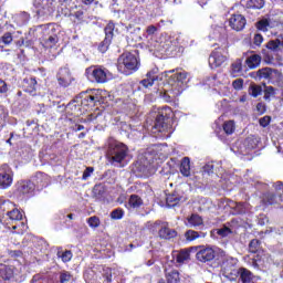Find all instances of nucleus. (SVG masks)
<instances>
[{"instance_id":"1","label":"nucleus","mask_w":283,"mask_h":283,"mask_svg":"<svg viewBox=\"0 0 283 283\" xmlns=\"http://www.w3.org/2000/svg\"><path fill=\"white\" fill-rule=\"evenodd\" d=\"M129 156V147L118 140H111L107 148L108 163L114 166L125 167V160Z\"/></svg>"},{"instance_id":"2","label":"nucleus","mask_w":283,"mask_h":283,"mask_svg":"<svg viewBox=\"0 0 283 283\" xmlns=\"http://www.w3.org/2000/svg\"><path fill=\"white\" fill-rule=\"evenodd\" d=\"M222 269L223 275L224 277H228V280L233 281L238 275H240L242 283H253V273H251L247 268H240L238 270L233 260L223 262Z\"/></svg>"},{"instance_id":"3","label":"nucleus","mask_w":283,"mask_h":283,"mask_svg":"<svg viewBox=\"0 0 283 283\" xmlns=\"http://www.w3.org/2000/svg\"><path fill=\"white\" fill-rule=\"evenodd\" d=\"M169 113H171L170 107L163 108L156 116L154 125L148 128L153 134H163L169 129Z\"/></svg>"},{"instance_id":"4","label":"nucleus","mask_w":283,"mask_h":283,"mask_svg":"<svg viewBox=\"0 0 283 283\" xmlns=\"http://www.w3.org/2000/svg\"><path fill=\"white\" fill-rule=\"evenodd\" d=\"M140 65L138 57L134 53L125 52L118 59L119 70H127L128 72H136Z\"/></svg>"},{"instance_id":"5","label":"nucleus","mask_w":283,"mask_h":283,"mask_svg":"<svg viewBox=\"0 0 283 283\" xmlns=\"http://www.w3.org/2000/svg\"><path fill=\"white\" fill-rule=\"evenodd\" d=\"M0 213H6V216L11 220V222H20L23 220V213L14 207V203L10 200L3 201L0 205Z\"/></svg>"},{"instance_id":"6","label":"nucleus","mask_w":283,"mask_h":283,"mask_svg":"<svg viewBox=\"0 0 283 283\" xmlns=\"http://www.w3.org/2000/svg\"><path fill=\"white\" fill-rule=\"evenodd\" d=\"M12 185V169L8 164L0 167V189H8Z\"/></svg>"},{"instance_id":"7","label":"nucleus","mask_w":283,"mask_h":283,"mask_svg":"<svg viewBox=\"0 0 283 283\" xmlns=\"http://www.w3.org/2000/svg\"><path fill=\"white\" fill-rule=\"evenodd\" d=\"M182 94V88H177L176 86L171 85V88H161L159 91V96L166 101V103H171L176 96H180Z\"/></svg>"},{"instance_id":"8","label":"nucleus","mask_w":283,"mask_h":283,"mask_svg":"<svg viewBox=\"0 0 283 283\" xmlns=\"http://www.w3.org/2000/svg\"><path fill=\"white\" fill-rule=\"evenodd\" d=\"M229 25L232 30L240 32L244 30V27L247 25V18L242 14H232L229 19Z\"/></svg>"},{"instance_id":"9","label":"nucleus","mask_w":283,"mask_h":283,"mask_svg":"<svg viewBox=\"0 0 283 283\" xmlns=\"http://www.w3.org/2000/svg\"><path fill=\"white\" fill-rule=\"evenodd\" d=\"M196 258L199 262H212V260H216V250L212 248H201L197 252Z\"/></svg>"},{"instance_id":"10","label":"nucleus","mask_w":283,"mask_h":283,"mask_svg":"<svg viewBox=\"0 0 283 283\" xmlns=\"http://www.w3.org/2000/svg\"><path fill=\"white\" fill-rule=\"evenodd\" d=\"M227 61V55L222 54V49L214 50L209 57L211 67H220Z\"/></svg>"},{"instance_id":"11","label":"nucleus","mask_w":283,"mask_h":283,"mask_svg":"<svg viewBox=\"0 0 283 283\" xmlns=\"http://www.w3.org/2000/svg\"><path fill=\"white\" fill-rule=\"evenodd\" d=\"M57 83L61 85V87H67L72 84V73L70 72V69H60L57 73Z\"/></svg>"},{"instance_id":"12","label":"nucleus","mask_w":283,"mask_h":283,"mask_svg":"<svg viewBox=\"0 0 283 283\" xmlns=\"http://www.w3.org/2000/svg\"><path fill=\"white\" fill-rule=\"evenodd\" d=\"M262 203L265 206L282 205L283 203L282 193L279 192L277 195H275L271 191H268L263 193Z\"/></svg>"},{"instance_id":"13","label":"nucleus","mask_w":283,"mask_h":283,"mask_svg":"<svg viewBox=\"0 0 283 283\" xmlns=\"http://www.w3.org/2000/svg\"><path fill=\"white\" fill-rule=\"evenodd\" d=\"M158 83V69H153L146 74V78L140 81V85L143 87L149 88L153 87V85H156Z\"/></svg>"},{"instance_id":"14","label":"nucleus","mask_w":283,"mask_h":283,"mask_svg":"<svg viewBox=\"0 0 283 283\" xmlns=\"http://www.w3.org/2000/svg\"><path fill=\"white\" fill-rule=\"evenodd\" d=\"M17 191L21 196H28V193L34 192V182L30 180L19 181L17 185Z\"/></svg>"},{"instance_id":"15","label":"nucleus","mask_w":283,"mask_h":283,"mask_svg":"<svg viewBox=\"0 0 283 283\" xmlns=\"http://www.w3.org/2000/svg\"><path fill=\"white\" fill-rule=\"evenodd\" d=\"M22 87L24 92L31 94V96H35L36 92V78L34 77H25L22 83Z\"/></svg>"},{"instance_id":"16","label":"nucleus","mask_w":283,"mask_h":283,"mask_svg":"<svg viewBox=\"0 0 283 283\" xmlns=\"http://www.w3.org/2000/svg\"><path fill=\"white\" fill-rule=\"evenodd\" d=\"M178 235V232L176 230L169 228L167 224L163 223L159 229V238H163V240H171Z\"/></svg>"},{"instance_id":"17","label":"nucleus","mask_w":283,"mask_h":283,"mask_svg":"<svg viewBox=\"0 0 283 283\" xmlns=\"http://www.w3.org/2000/svg\"><path fill=\"white\" fill-rule=\"evenodd\" d=\"M188 76H189V73H187L185 71L174 74L171 76V78H172V81H177V83L171 84V85H174L175 87H177L179 90H182V86H180V85L187 84V82L189 81Z\"/></svg>"},{"instance_id":"18","label":"nucleus","mask_w":283,"mask_h":283,"mask_svg":"<svg viewBox=\"0 0 283 283\" xmlns=\"http://www.w3.org/2000/svg\"><path fill=\"white\" fill-rule=\"evenodd\" d=\"M56 43H59V36L56 34H46L42 38V45L45 50H52Z\"/></svg>"},{"instance_id":"19","label":"nucleus","mask_w":283,"mask_h":283,"mask_svg":"<svg viewBox=\"0 0 283 283\" xmlns=\"http://www.w3.org/2000/svg\"><path fill=\"white\" fill-rule=\"evenodd\" d=\"M259 78H273L274 76H280V71H277L276 69H271V67H264V69H260L256 72Z\"/></svg>"},{"instance_id":"20","label":"nucleus","mask_w":283,"mask_h":283,"mask_svg":"<svg viewBox=\"0 0 283 283\" xmlns=\"http://www.w3.org/2000/svg\"><path fill=\"white\" fill-rule=\"evenodd\" d=\"M260 63H262V56L260 54H252L245 60V64L250 70H255V67L260 66Z\"/></svg>"},{"instance_id":"21","label":"nucleus","mask_w":283,"mask_h":283,"mask_svg":"<svg viewBox=\"0 0 283 283\" xmlns=\"http://www.w3.org/2000/svg\"><path fill=\"white\" fill-rule=\"evenodd\" d=\"M92 76L96 83H107V71L103 69H94Z\"/></svg>"},{"instance_id":"22","label":"nucleus","mask_w":283,"mask_h":283,"mask_svg":"<svg viewBox=\"0 0 283 283\" xmlns=\"http://www.w3.org/2000/svg\"><path fill=\"white\" fill-rule=\"evenodd\" d=\"M230 207H231V209H233L234 216H242V214L247 213L248 206L244 202L231 201Z\"/></svg>"},{"instance_id":"23","label":"nucleus","mask_w":283,"mask_h":283,"mask_svg":"<svg viewBox=\"0 0 283 283\" xmlns=\"http://www.w3.org/2000/svg\"><path fill=\"white\" fill-rule=\"evenodd\" d=\"M180 172L182 174V176H186V178L191 176V160L189 159V157H185L181 160Z\"/></svg>"},{"instance_id":"24","label":"nucleus","mask_w":283,"mask_h":283,"mask_svg":"<svg viewBox=\"0 0 283 283\" xmlns=\"http://www.w3.org/2000/svg\"><path fill=\"white\" fill-rule=\"evenodd\" d=\"M97 101H98V96L84 94L81 103L84 107H94Z\"/></svg>"},{"instance_id":"25","label":"nucleus","mask_w":283,"mask_h":283,"mask_svg":"<svg viewBox=\"0 0 283 283\" xmlns=\"http://www.w3.org/2000/svg\"><path fill=\"white\" fill-rule=\"evenodd\" d=\"M35 8H42V10H52L54 8V0H34Z\"/></svg>"},{"instance_id":"26","label":"nucleus","mask_w":283,"mask_h":283,"mask_svg":"<svg viewBox=\"0 0 283 283\" xmlns=\"http://www.w3.org/2000/svg\"><path fill=\"white\" fill-rule=\"evenodd\" d=\"M0 275L4 280H12V276L14 275V270L12 269V266L2 265L0 268Z\"/></svg>"},{"instance_id":"27","label":"nucleus","mask_w":283,"mask_h":283,"mask_svg":"<svg viewBox=\"0 0 283 283\" xmlns=\"http://www.w3.org/2000/svg\"><path fill=\"white\" fill-rule=\"evenodd\" d=\"M264 101H266L268 103H271V98H275V87L273 86H268L266 84H264Z\"/></svg>"},{"instance_id":"28","label":"nucleus","mask_w":283,"mask_h":283,"mask_svg":"<svg viewBox=\"0 0 283 283\" xmlns=\"http://www.w3.org/2000/svg\"><path fill=\"white\" fill-rule=\"evenodd\" d=\"M166 279L168 283H180V273L177 270H171L166 273Z\"/></svg>"},{"instance_id":"29","label":"nucleus","mask_w":283,"mask_h":283,"mask_svg":"<svg viewBox=\"0 0 283 283\" xmlns=\"http://www.w3.org/2000/svg\"><path fill=\"white\" fill-rule=\"evenodd\" d=\"M249 94L250 96H252L253 98H258L259 96H262V86L258 85L255 83L251 84L249 86Z\"/></svg>"},{"instance_id":"30","label":"nucleus","mask_w":283,"mask_h":283,"mask_svg":"<svg viewBox=\"0 0 283 283\" xmlns=\"http://www.w3.org/2000/svg\"><path fill=\"white\" fill-rule=\"evenodd\" d=\"M188 222L190 227H202L205 224L202 217L199 214H191V217L188 218Z\"/></svg>"},{"instance_id":"31","label":"nucleus","mask_w":283,"mask_h":283,"mask_svg":"<svg viewBox=\"0 0 283 283\" xmlns=\"http://www.w3.org/2000/svg\"><path fill=\"white\" fill-rule=\"evenodd\" d=\"M33 180L36 185H40V187H45V185H48V176L43 172H36Z\"/></svg>"},{"instance_id":"32","label":"nucleus","mask_w":283,"mask_h":283,"mask_svg":"<svg viewBox=\"0 0 283 283\" xmlns=\"http://www.w3.org/2000/svg\"><path fill=\"white\" fill-rule=\"evenodd\" d=\"M128 205L133 209H138L143 205V199L138 195H132Z\"/></svg>"},{"instance_id":"33","label":"nucleus","mask_w":283,"mask_h":283,"mask_svg":"<svg viewBox=\"0 0 283 283\" xmlns=\"http://www.w3.org/2000/svg\"><path fill=\"white\" fill-rule=\"evenodd\" d=\"M175 256H176V262H178V264H182L186 262V260H189V251L181 250L179 252H176Z\"/></svg>"},{"instance_id":"34","label":"nucleus","mask_w":283,"mask_h":283,"mask_svg":"<svg viewBox=\"0 0 283 283\" xmlns=\"http://www.w3.org/2000/svg\"><path fill=\"white\" fill-rule=\"evenodd\" d=\"M223 132L227 134V136H231L233 132H235V122L228 120L223 123Z\"/></svg>"},{"instance_id":"35","label":"nucleus","mask_w":283,"mask_h":283,"mask_svg":"<svg viewBox=\"0 0 283 283\" xmlns=\"http://www.w3.org/2000/svg\"><path fill=\"white\" fill-rule=\"evenodd\" d=\"M178 202H180V198H178V196L176 195H168L166 197V205L167 207H176V205H178Z\"/></svg>"},{"instance_id":"36","label":"nucleus","mask_w":283,"mask_h":283,"mask_svg":"<svg viewBox=\"0 0 283 283\" xmlns=\"http://www.w3.org/2000/svg\"><path fill=\"white\" fill-rule=\"evenodd\" d=\"M266 48L271 52H280V39L269 41Z\"/></svg>"},{"instance_id":"37","label":"nucleus","mask_w":283,"mask_h":283,"mask_svg":"<svg viewBox=\"0 0 283 283\" xmlns=\"http://www.w3.org/2000/svg\"><path fill=\"white\" fill-rule=\"evenodd\" d=\"M111 43H112V39L111 38H105L104 41H102L101 44L98 45L99 52H102V54H105V52L107 50H109Z\"/></svg>"},{"instance_id":"38","label":"nucleus","mask_w":283,"mask_h":283,"mask_svg":"<svg viewBox=\"0 0 283 283\" xmlns=\"http://www.w3.org/2000/svg\"><path fill=\"white\" fill-rule=\"evenodd\" d=\"M260 251V240L253 239L249 243V252L250 253H258Z\"/></svg>"},{"instance_id":"39","label":"nucleus","mask_w":283,"mask_h":283,"mask_svg":"<svg viewBox=\"0 0 283 283\" xmlns=\"http://www.w3.org/2000/svg\"><path fill=\"white\" fill-rule=\"evenodd\" d=\"M247 6L248 8H255L256 10H261V8H264V0H249Z\"/></svg>"},{"instance_id":"40","label":"nucleus","mask_w":283,"mask_h":283,"mask_svg":"<svg viewBox=\"0 0 283 283\" xmlns=\"http://www.w3.org/2000/svg\"><path fill=\"white\" fill-rule=\"evenodd\" d=\"M57 258H61L63 262H70L72 260V251L66 250L62 252L61 250L57 251Z\"/></svg>"},{"instance_id":"41","label":"nucleus","mask_w":283,"mask_h":283,"mask_svg":"<svg viewBox=\"0 0 283 283\" xmlns=\"http://www.w3.org/2000/svg\"><path fill=\"white\" fill-rule=\"evenodd\" d=\"M232 74H240L242 72V60H237L231 65Z\"/></svg>"},{"instance_id":"42","label":"nucleus","mask_w":283,"mask_h":283,"mask_svg":"<svg viewBox=\"0 0 283 283\" xmlns=\"http://www.w3.org/2000/svg\"><path fill=\"white\" fill-rule=\"evenodd\" d=\"M185 237H186V240H188L189 242H192V240H197V238H200V233L193 230H188L185 233Z\"/></svg>"},{"instance_id":"43","label":"nucleus","mask_w":283,"mask_h":283,"mask_svg":"<svg viewBox=\"0 0 283 283\" xmlns=\"http://www.w3.org/2000/svg\"><path fill=\"white\" fill-rule=\"evenodd\" d=\"M106 39H114V22H109L105 28Z\"/></svg>"},{"instance_id":"44","label":"nucleus","mask_w":283,"mask_h":283,"mask_svg":"<svg viewBox=\"0 0 283 283\" xmlns=\"http://www.w3.org/2000/svg\"><path fill=\"white\" fill-rule=\"evenodd\" d=\"M12 33L7 32L4 33L1 38L0 41H2V43H4V45H10L12 43Z\"/></svg>"},{"instance_id":"45","label":"nucleus","mask_w":283,"mask_h":283,"mask_svg":"<svg viewBox=\"0 0 283 283\" xmlns=\"http://www.w3.org/2000/svg\"><path fill=\"white\" fill-rule=\"evenodd\" d=\"M218 235H221V238H227V235H231L232 231L229 227H223L217 231Z\"/></svg>"},{"instance_id":"46","label":"nucleus","mask_w":283,"mask_h":283,"mask_svg":"<svg viewBox=\"0 0 283 283\" xmlns=\"http://www.w3.org/2000/svg\"><path fill=\"white\" fill-rule=\"evenodd\" d=\"M70 280H72V274L67 271H63L60 274V282L61 283H66L70 282Z\"/></svg>"},{"instance_id":"47","label":"nucleus","mask_w":283,"mask_h":283,"mask_svg":"<svg viewBox=\"0 0 283 283\" xmlns=\"http://www.w3.org/2000/svg\"><path fill=\"white\" fill-rule=\"evenodd\" d=\"M258 30H262V32H266V28H269V21L261 20L256 23Z\"/></svg>"},{"instance_id":"48","label":"nucleus","mask_w":283,"mask_h":283,"mask_svg":"<svg viewBox=\"0 0 283 283\" xmlns=\"http://www.w3.org/2000/svg\"><path fill=\"white\" fill-rule=\"evenodd\" d=\"M88 224L90 227H93V229H96V227L101 224V220L97 217H91L88 218Z\"/></svg>"},{"instance_id":"49","label":"nucleus","mask_w":283,"mask_h":283,"mask_svg":"<svg viewBox=\"0 0 283 283\" xmlns=\"http://www.w3.org/2000/svg\"><path fill=\"white\" fill-rule=\"evenodd\" d=\"M111 218L113 220H120V218H123V210L120 209H116L111 213Z\"/></svg>"},{"instance_id":"50","label":"nucleus","mask_w":283,"mask_h":283,"mask_svg":"<svg viewBox=\"0 0 283 283\" xmlns=\"http://www.w3.org/2000/svg\"><path fill=\"white\" fill-rule=\"evenodd\" d=\"M270 123H271V116H264L259 119V124L261 125V127H269Z\"/></svg>"},{"instance_id":"51","label":"nucleus","mask_w":283,"mask_h":283,"mask_svg":"<svg viewBox=\"0 0 283 283\" xmlns=\"http://www.w3.org/2000/svg\"><path fill=\"white\" fill-rule=\"evenodd\" d=\"M243 85H244V80L242 78H238L232 82V86L234 87V90H242Z\"/></svg>"},{"instance_id":"52","label":"nucleus","mask_w":283,"mask_h":283,"mask_svg":"<svg viewBox=\"0 0 283 283\" xmlns=\"http://www.w3.org/2000/svg\"><path fill=\"white\" fill-rule=\"evenodd\" d=\"M94 174V167H86V169L83 172V180H87Z\"/></svg>"},{"instance_id":"53","label":"nucleus","mask_w":283,"mask_h":283,"mask_svg":"<svg viewBox=\"0 0 283 283\" xmlns=\"http://www.w3.org/2000/svg\"><path fill=\"white\" fill-rule=\"evenodd\" d=\"M264 41V38L262 36V34H260V33H256L255 35H254V38H253V43H254V45H258V46H260V45H262V42Z\"/></svg>"},{"instance_id":"54","label":"nucleus","mask_w":283,"mask_h":283,"mask_svg":"<svg viewBox=\"0 0 283 283\" xmlns=\"http://www.w3.org/2000/svg\"><path fill=\"white\" fill-rule=\"evenodd\" d=\"M8 253L10 258H21V255H23V252H21V250H8Z\"/></svg>"},{"instance_id":"55","label":"nucleus","mask_w":283,"mask_h":283,"mask_svg":"<svg viewBox=\"0 0 283 283\" xmlns=\"http://www.w3.org/2000/svg\"><path fill=\"white\" fill-rule=\"evenodd\" d=\"M0 94H8V84L3 80H0Z\"/></svg>"},{"instance_id":"56","label":"nucleus","mask_w":283,"mask_h":283,"mask_svg":"<svg viewBox=\"0 0 283 283\" xmlns=\"http://www.w3.org/2000/svg\"><path fill=\"white\" fill-rule=\"evenodd\" d=\"M104 277H105L106 282H108V283L112 282V270L111 269L106 270Z\"/></svg>"},{"instance_id":"57","label":"nucleus","mask_w":283,"mask_h":283,"mask_svg":"<svg viewBox=\"0 0 283 283\" xmlns=\"http://www.w3.org/2000/svg\"><path fill=\"white\" fill-rule=\"evenodd\" d=\"M158 29L155 25H149L146 30L147 34H156Z\"/></svg>"},{"instance_id":"58","label":"nucleus","mask_w":283,"mask_h":283,"mask_svg":"<svg viewBox=\"0 0 283 283\" xmlns=\"http://www.w3.org/2000/svg\"><path fill=\"white\" fill-rule=\"evenodd\" d=\"M274 189L276 191H283V184H282V181H277L276 184H274Z\"/></svg>"},{"instance_id":"59","label":"nucleus","mask_w":283,"mask_h":283,"mask_svg":"<svg viewBox=\"0 0 283 283\" xmlns=\"http://www.w3.org/2000/svg\"><path fill=\"white\" fill-rule=\"evenodd\" d=\"M74 17L77 19V21H83V11H76Z\"/></svg>"},{"instance_id":"60","label":"nucleus","mask_w":283,"mask_h":283,"mask_svg":"<svg viewBox=\"0 0 283 283\" xmlns=\"http://www.w3.org/2000/svg\"><path fill=\"white\" fill-rule=\"evenodd\" d=\"M256 109L258 112H260V114H264V104L262 103L256 104Z\"/></svg>"},{"instance_id":"61","label":"nucleus","mask_w":283,"mask_h":283,"mask_svg":"<svg viewBox=\"0 0 283 283\" xmlns=\"http://www.w3.org/2000/svg\"><path fill=\"white\" fill-rule=\"evenodd\" d=\"M39 114H45V105L41 104L40 105V111H38Z\"/></svg>"},{"instance_id":"62","label":"nucleus","mask_w":283,"mask_h":283,"mask_svg":"<svg viewBox=\"0 0 283 283\" xmlns=\"http://www.w3.org/2000/svg\"><path fill=\"white\" fill-rule=\"evenodd\" d=\"M82 3H84L85 6H92V3H94V0H82Z\"/></svg>"},{"instance_id":"63","label":"nucleus","mask_w":283,"mask_h":283,"mask_svg":"<svg viewBox=\"0 0 283 283\" xmlns=\"http://www.w3.org/2000/svg\"><path fill=\"white\" fill-rule=\"evenodd\" d=\"M82 129H85V126H83V125H77L76 130H77V132H82Z\"/></svg>"},{"instance_id":"64","label":"nucleus","mask_w":283,"mask_h":283,"mask_svg":"<svg viewBox=\"0 0 283 283\" xmlns=\"http://www.w3.org/2000/svg\"><path fill=\"white\" fill-rule=\"evenodd\" d=\"M209 0H199V3H201V6H207V2H208Z\"/></svg>"}]
</instances>
